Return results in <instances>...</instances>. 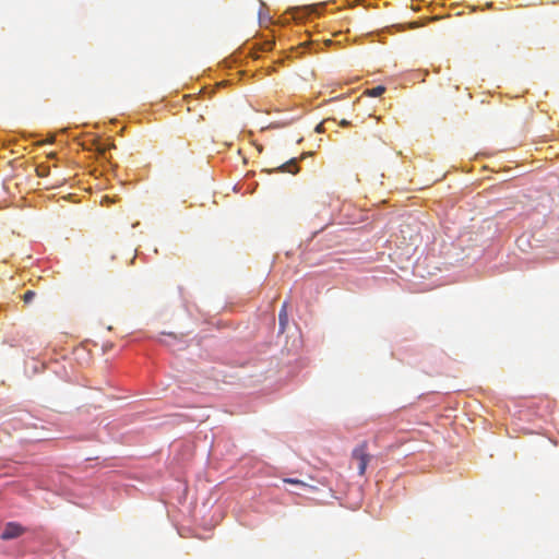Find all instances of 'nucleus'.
<instances>
[{
    "mask_svg": "<svg viewBox=\"0 0 559 559\" xmlns=\"http://www.w3.org/2000/svg\"><path fill=\"white\" fill-rule=\"evenodd\" d=\"M368 461L369 454L367 452V448L365 444H361L354 449L350 464L352 466H355L357 468L359 475H362L365 473Z\"/></svg>",
    "mask_w": 559,
    "mask_h": 559,
    "instance_id": "nucleus-1",
    "label": "nucleus"
},
{
    "mask_svg": "<svg viewBox=\"0 0 559 559\" xmlns=\"http://www.w3.org/2000/svg\"><path fill=\"white\" fill-rule=\"evenodd\" d=\"M24 533V528L14 522H10L5 525L4 530L0 534V538L2 540H9L13 538H17Z\"/></svg>",
    "mask_w": 559,
    "mask_h": 559,
    "instance_id": "nucleus-2",
    "label": "nucleus"
},
{
    "mask_svg": "<svg viewBox=\"0 0 559 559\" xmlns=\"http://www.w3.org/2000/svg\"><path fill=\"white\" fill-rule=\"evenodd\" d=\"M383 93H384V86L383 85H378V86L372 87V88H367L364 92V94H362V97H365V98H361L359 100V105H362L366 108H369L370 105H368L366 103L369 102L372 98L381 97Z\"/></svg>",
    "mask_w": 559,
    "mask_h": 559,
    "instance_id": "nucleus-3",
    "label": "nucleus"
},
{
    "mask_svg": "<svg viewBox=\"0 0 559 559\" xmlns=\"http://www.w3.org/2000/svg\"><path fill=\"white\" fill-rule=\"evenodd\" d=\"M365 112L368 115V117L362 120V124L365 126L366 130L371 131L376 126L379 124L381 115H376V109L369 111V108H365Z\"/></svg>",
    "mask_w": 559,
    "mask_h": 559,
    "instance_id": "nucleus-4",
    "label": "nucleus"
},
{
    "mask_svg": "<svg viewBox=\"0 0 559 559\" xmlns=\"http://www.w3.org/2000/svg\"><path fill=\"white\" fill-rule=\"evenodd\" d=\"M298 158H290L286 163L282 164L277 167V170L281 173H289V174H297L299 171V167L297 166Z\"/></svg>",
    "mask_w": 559,
    "mask_h": 559,
    "instance_id": "nucleus-5",
    "label": "nucleus"
},
{
    "mask_svg": "<svg viewBox=\"0 0 559 559\" xmlns=\"http://www.w3.org/2000/svg\"><path fill=\"white\" fill-rule=\"evenodd\" d=\"M288 324L287 301H285L278 313L280 332H284Z\"/></svg>",
    "mask_w": 559,
    "mask_h": 559,
    "instance_id": "nucleus-6",
    "label": "nucleus"
},
{
    "mask_svg": "<svg viewBox=\"0 0 559 559\" xmlns=\"http://www.w3.org/2000/svg\"><path fill=\"white\" fill-rule=\"evenodd\" d=\"M35 296L36 293L34 290L28 289L23 294L22 299L25 304H31L34 300Z\"/></svg>",
    "mask_w": 559,
    "mask_h": 559,
    "instance_id": "nucleus-7",
    "label": "nucleus"
},
{
    "mask_svg": "<svg viewBox=\"0 0 559 559\" xmlns=\"http://www.w3.org/2000/svg\"><path fill=\"white\" fill-rule=\"evenodd\" d=\"M36 173H37V176L39 177H46L49 175V166L47 165H38L36 167Z\"/></svg>",
    "mask_w": 559,
    "mask_h": 559,
    "instance_id": "nucleus-8",
    "label": "nucleus"
},
{
    "mask_svg": "<svg viewBox=\"0 0 559 559\" xmlns=\"http://www.w3.org/2000/svg\"><path fill=\"white\" fill-rule=\"evenodd\" d=\"M284 483L292 484V485H299V486H302V487L307 486L305 483H302L301 480L296 479V478H285Z\"/></svg>",
    "mask_w": 559,
    "mask_h": 559,
    "instance_id": "nucleus-9",
    "label": "nucleus"
},
{
    "mask_svg": "<svg viewBox=\"0 0 559 559\" xmlns=\"http://www.w3.org/2000/svg\"><path fill=\"white\" fill-rule=\"evenodd\" d=\"M106 150H107V146H105V145L97 146V151L99 154H105Z\"/></svg>",
    "mask_w": 559,
    "mask_h": 559,
    "instance_id": "nucleus-10",
    "label": "nucleus"
},
{
    "mask_svg": "<svg viewBox=\"0 0 559 559\" xmlns=\"http://www.w3.org/2000/svg\"><path fill=\"white\" fill-rule=\"evenodd\" d=\"M391 27H395V24H392V25H390V26H389V25H386V26H385L386 32H388Z\"/></svg>",
    "mask_w": 559,
    "mask_h": 559,
    "instance_id": "nucleus-11",
    "label": "nucleus"
},
{
    "mask_svg": "<svg viewBox=\"0 0 559 559\" xmlns=\"http://www.w3.org/2000/svg\"><path fill=\"white\" fill-rule=\"evenodd\" d=\"M341 124H342V126H347V124H348V122H347L346 120H343V121L341 122Z\"/></svg>",
    "mask_w": 559,
    "mask_h": 559,
    "instance_id": "nucleus-12",
    "label": "nucleus"
},
{
    "mask_svg": "<svg viewBox=\"0 0 559 559\" xmlns=\"http://www.w3.org/2000/svg\"><path fill=\"white\" fill-rule=\"evenodd\" d=\"M307 154H301L300 159L305 158Z\"/></svg>",
    "mask_w": 559,
    "mask_h": 559,
    "instance_id": "nucleus-13",
    "label": "nucleus"
}]
</instances>
